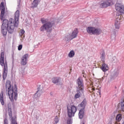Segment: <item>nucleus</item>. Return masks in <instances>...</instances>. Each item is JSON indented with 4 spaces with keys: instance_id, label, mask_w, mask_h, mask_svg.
<instances>
[{
    "instance_id": "1",
    "label": "nucleus",
    "mask_w": 124,
    "mask_h": 124,
    "mask_svg": "<svg viewBox=\"0 0 124 124\" xmlns=\"http://www.w3.org/2000/svg\"><path fill=\"white\" fill-rule=\"evenodd\" d=\"M0 10L1 14L0 15V19L3 20L1 25V33L3 36H6L7 34V31L9 33H13L15 27H18L19 25V17H20V11L17 10L15 14V19L10 18L9 21L7 19H4V13H5V7H4V2H1L0 5Z\"/></svg>"
},
{
    "instance_id": "2",
    "label": "nucleus",
    "mask_w": 124,
    "mask_h": 124,
    "mask_svg": "<svg viewBox=\"0 0 124 124\" xmlns=\"http://www.w3.org/2000/svg\"><path fill=\"white\" fill-rule=\"evenodd\" d=\"M6 92L8 93V95L11 100H17V97L18 96V90L17 89V86L16 85H15L14 88L11 86L10 81H8L6 82Z\"/></svg>"
},
{
    "instance_id": "3",
    "label": "nucleus",
    "mask_w": 124,
    "mask_h": 124,
    "mask_svg": "<svg viewBox=\"0 0 124 124\" xmlns=\"http://www.w3.org/2000/svg\"><path fill=\"white\" fill-rule=\"evenodd\" d=\"M41 22L43 25L40 28V31H46V32H51L52 31V27L54 26V22L49 21L48 19L41 18Z\"/></svg>"
},
{
    "instance_id": "4",
    "label": "nucleus",
    "mask_w": 124,
    "mask_h": 124,
    "mask_svg": "<svg viewBox=\"0 0 124 124\" xmlns=\"http://www.w3.org/2000/svg\"><path fill=\"white\" fill-rule=\"evenodd\" d=\"M0 64L1 66H4L3 73V79L5 80L7 77V72H8V69L7 67V62L6 61H4V53L1 52L0 58Z\"/></svg>"
},
{
    "instance_id": "5",
    "label": "nucleus",
    "mask_w": 124,
    "mask_h": 124,
    "mask_svg": "<svg viewBox=\"0 0 124 124\" xmlns=\"http://www.w3.org/2000/svg\"><path fill=\"white\" fill-rule=\"evenodd\" d=\"M78 87L77 88V93L75 95V98H79L82 94H84V85H83V79L79 78L77 80Z\"/></svg>"
},
{
    "instance_id": "6",
    "label": "nucleus",
    "mask_w": 124,
    "mask_h": 124,
    "mask_svg": "<svg viewBox=\"0 0 124 124\" xmlns=\"http://www.w3.org/2000/svg\"><path fill=\"white\" fill-rule=\"evenodd\" d=\"M86 31L89 34H96V35H99V34H100L102 32L101 29L93 27H88Z\"/></svg>"
},
{
    "instance_id": "7",
    "label": "nucleus",
    "mask_w": 124,
    "mask_h": 124,
    "mask_svg": "<svg viewBox=\"0 0 124 124\" xmlns=\"http://www.w3.org/2000/svg\"><path fill=\"white\" fill-rule=\"evenodd\" d=\"M86 105H87V101L85 99L78 105V108L80 109L78 113V117L80 119H83V117H84Z\"/></svg>"
},
{
    "instance_id": "8",
    "label": "nucleus",
    "mask_w": 124,
    "mask_h": 124,
    "mask_svg": "<svg viewBox=\"0 0 124 124\" xmlns=\"http://www.w3.org/2000/svg\"><path fill=\"white\" fill-rule=\"evenodd\" d=\"M77 111V108L74 106L67 107V114L69 118H72V117H74Z\"/></svg>"
},
{
    "instance_id": "9",
    "label": "nucleus",
    "mask_w": 124,
    "mask_h": 124,
    "mask_svg": "<svg viewBox=\"0 0 124 124\" xmlns=\"http://www.w3.org/2000/svg\"><path fill=\"white\" fill-rule=\"evenodd\" d=\"M77 34H78V30L76 29L73 31L71 35H67L66 37L67 39L66 40H72L74 38L77 37Z\"/></svg>"
},
{
    "instance_id": "10",
    "label": "nucleus",
    "mask_w": 124,
    "mask_h": 124,
    "mask_svg": "<svg viewBox=\"0 0 124 124\" xmlns=\"http://www.w3.org/2000/svg\"><path fill=\"white\" fill-rule=\"evenodd\" d=\"M123 16H119L118 17H117V19L116 20L114 26L116 30H119L120 28H121V20H123Z\"/></svg>"
},
{
    "instance_id": "11",
    "label": "nucleus",
    "mask_w": 124,
    "mask_h": 124,
    "mask_svg": "<svg viewBox=\"0 0 124 124\" xmlns=\"http://www.w3.org/2000/svg\"><path fill=\"white\" fill-rule=\"evenodd\" d=\"M115 9L117 12L124 14V5L117 3L115 4Z\"/></svg>"
},
{
    "instance_id": "12",
    "label": "nucleus",
    "mask_w": 124,
    "mask_h": 124,
    "mask_svg": "<svg viewBox=\"0 0 124 124\" xmlns=\"http://www.w3.org/2000/svg\"><path fill=\"white\" fill-rule=\"evenodd\" d=\"M52 82L58 86H62V81L60 77H54L52 78Z\"/></svg>"
},
{
    "instance_id": "13",
    "label": "nucleus",
    "mask_w": 124,
    "mask_h": 124,
    "mask_svg": "<svg viewBox=\"0 0 124 124\" xmlns=\"http://www.w3.org/2000/svg\"><path fill=\"white\" fill-rule=\"evenodd\" d=\"M29 58V55L26 54L24 55L20 60V63L22 65H26L28 63V59Z\"/></svg>"
},
{
    "instance_id": "14",
    "label": "nucleus",
    "mask_w": 124,
    "mask_h": 124,
    "mask_svg": "<svg viewBox=\"0 0 124 124\" xmlns=\"http://www.w3.org/2000/svg\"><path fill=\"white\" fill-rule=\"evenodd\" d=\"M8 115L10 119H11V124H17L15 117H12V110L11 109V108H9V107H8Z\"/></svg>"
},
{
    "instance_id": "15",
    "label": "nucleus",
    "mask_w": 124,
    "mask_h": 124,
    "mask_svg": "<svg viewBox=\"0 0 124 124\" xmlns=\"http://www.w3.org/2000/svg\"><path fill=\"white\" fill-rule=\"evenodd\" d=\"M101 69L103 72H106V71H108V69H109V67L107 64H106L105 63H104L102 65Z\"/></svg>"
},
{
    "instance_id": "16",
    "label": "nucleus",
    "mask_w": 124,
    "mask_h": 124,
    "mask_svg": "<svg viewBox=\"0 0 124 124\" xmlns=\"http://www.w3.org/2000/svg\"><path fill=\"white\" fill-rule=\"evenodd\" d=\"M105 58H106L105 52H104V51H103L101 52V54H100V59H101V61H102L103 63L105 62Z\"/></svg>"
},
{
    "instance_id": "17",
    "label": "nucleus",
    "mask_w": 124,
    "mask_h": 124,
    "mask_svg": "<svg viewBox=\"0 0 124 124\" xmlns=\"http://www.w3.org/2000/svg\"><path fill=\"white\" fill-rule=\"evenodd\" d=\"M0 102L1 105H4V99L3 98V92H1L0 94Z\"/></svg>"
},
{
    "instance_id": "18",
    "label": "nucleus",
    "mask_w": 124,
    "mask_h": 124,
    "mask_svg": "<svg viewBox=\"0 0 124 124\" xmlns=\"http://www.w3.org/2000/svg\"><path fill=\"white\" fill-rule=\"evenodd\" d=\"M39 2V0H34L31 5L32 8H34V7H37V5H38Z\"/></svg>"
},
{
    "instance_id": "19",
    "label": "nucleus",
    "mask_w": 124,
    "mask_h": 124,
    "mask_svg": "<svg viewBox=\"0 0 124 124\" xmlns=\"http://www.w3.org/2000/svg\"><path fill=\"white\" fill-rule=\"evenodd\" d=\"M74 56H75V52H74V50H71L68 54V57L69 58H73Z\"/></svg>"
},
{
    "instance_id": "20",
    "label": "nucleus",
    "mask_w": 124,
    "mask_h": 124,
    "mask_svg": "<svg viewBox=\"0 0 124 124\" xmlns=\"http://www.w3.org/2000/svg\"><path fill=\"white\" fill-rule=\"evenodd\" d=\"M106 3L107 4V7L110 6L113 4V1L112 0H108L106 1Z\"/></svg>"
},
{
    "instance_id": "21",
    "label": "nucleus",
    "mask_w": 124,
    "mask_h": 124,
    "mask_svg": "<svg viewBox=\"0 0 124 124\" xmlns=\"http://www.w3.org/2000/svg\"><path fill=\"white\" fill-rule=\"evenodd\" d=\"M100 7H107V5L106 1H101L100 3Z\"/></svg>"
},
{
    "instance_id": "22",
    "label": "nucleus",
    "mask_w": 124,
    "mask_h": 124,
    "mask_svg": "<svg viewBox=\"0 0 124 124\" xmlns=\"http://www.w3.org/2000/svg\"><path fill=\"white\" fill-rule=\"evenodd\" d=\"M122 115L121 114H118L116 117V120L117 122H120L122 120Z\"/></svg>"
},
{
    "instance_id": "23",
    "label": "nucleus",
    "mask_w": 124,
    "mask_h": 124,
    "mask_svg": "<svg viewBox=\"0 0 124 124\" xmlns=\"http://www.w3.org/2000/svg\"><path fill=\"white\" fill-rule=\"evenodd\" d=\"M119 70H115L113 72V77H117L119 75Z\"/></svg>"
},
{
    "instance_id": "24",
    "label": "nucleus",
    "mask_w": 124,
    "mask_h": 124,
    "mask_svg": "<svg viewBox=\"0 0 124 124\" xmlns=\"http://www.w3.org/2000/svg\"><path fill=\"white\" fill-rule=\"evenodd\" d=\"M59 118H58V116H56L55 119H54V124H58V123H59Z\"/></svg>"
},
{
    "instance_id": "25",
    "label": "nucleus",
    "mask_w": 124,
    "mask_h": 124,
    "mask_svg": "<svg viewBox=\"0 0 124 124\" xmlns=\"http://www.w3.org/2000/svg\"><path fill=\"white\" fill-rule=\"evenodd\" d=\"M24 33H25V31L24 30H21L20 31L19 35H20V36H22V35H23V34H24Z\"/></svg>"
},
{
    "instance_id": "26",
    "label": "nucleus",
    "mask_w": 124,
    "mask_h": 124,
    "mask_svg": "<svg viewBox=\"0 0 124 124\" xmlns=\"http://www.w3.org/2000/svg\"><path fill=\"white\" fill-rule=\"evenodd\" d=\"M40 93V87L38 88V91H37V93L35 94V95H37V96L38 97H39V96H40V95H38V94H37V93Z\"/></svg>"
},
{
    "instance_id": "27",
    "label": "nucleus",
    "mask_w": 124,
    "mask_h": 124,
    "mask_svg": "<svg viewBox=\"0 0 124 124\" xmlns=\"http://www.w3.org/2000/svg\"><path fill=\"white\" fill-rule=\"evenodd\" d=\"M72 124V120L69 118L67 120V124Z\"/></svg>"
},
{
    "instance_id": "28",
    "label": "nucleus",
    "mask_w": 124,
    "mask_h": 124,
    "mask_svg": "<svg viewBox=\"0 0 124 124\" xmlns=\"http://www.w3.org/2000/svg\"><path fill=\"white\" fill-rule=\"evenodd\" d=\"M22 48H23V46L22 45H19L18 47V51H21Z\"/></svg>"
},
{
    "instance_id": "29",
    "label": "nucleus",
    "mask_w": 124,
    "mask_h": 124,
    "mask_svg": "<svg viewBox=\"0 0 124 124\" xmlns=\"http://www.w3.org/2000/svg\"><path fill=\"white\" fill-rule=\"evenodd\" d=\"M112 59H113L112 62H115L117 60V59L116 58V57H113Z\"/></svg>"
},
{
    "instance_id": "30",
    "label": "nucleus",
    "mask_w": 124,
    "mask_h": 124,
    "mask_svg": "<svg viewBox=\"0 0 124 124\" xmlns=\"http://www.w3.org/2000/svg\"><path fill=\"white\" fill-rule=\"evenodd\" d=\"M17 3H18L17 6L19 7V6H20V4L21 3V0H18V1H17Z\"/></svg>"
},
{
    "instance_id": "31",
    "label": "nucleus",
    "mask_w": 124,
    "mask_h": 124,
    "mask_svg": "<svg viewBox=\"0 0 124 124\" xmlns=\"http://www.w3.org/2000/svg\"><path fill=\"white\" fill-rule=\"evenodd\" d=\"M4 124H8V123H7V119H6L4 120Z\"/></svg>"
}]
</instances>
